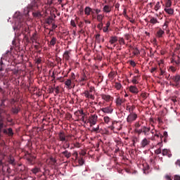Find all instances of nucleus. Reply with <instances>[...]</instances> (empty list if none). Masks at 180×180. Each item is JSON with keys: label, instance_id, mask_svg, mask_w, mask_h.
Wrapping results in <instances>:
<instances>
[{"label": "nucleus", "instance_id": "0eeeda50", "mask_svg": "<svg viewBox=\"0 0 180 180\" xmlns=\"http://www.w3.org/2000/svg\"><path fill=\"white\" fill-rule=\"evenodd\" d=\"M124 102H126V98L118 96L115 100L116 106L117 108H120V106H122V104L124 103Z\"/></svg>", "mask_w": 180, "mask_h": 180}, {"label": "nucleus", "instance_id": "bf43d9fd", "mask_svg": "<svg viewBox=\"0 0 180 180\" xmlns=\"http://www.w3.org/2000/svg\"><path fill=\"white\" fill-rule=\"evenodd\" d=\"M174 63L176 64V65H177V67H179L180 59L179 58L177 60H174Z\"/></svg>", "mask_w": 180, "mask_h": 180}, {"label": "nucleus", "instance_id": "6e6d98bb", "mask_svg": "<svg viewBox=\"0 0 180 180\" xmlns=\"http://www.w3.org/2000/svg\"><path fill=\"white\" fill-rule=\"evenodd\" d=\"M70 25L71 26H72L73 27H77V25L75 24V21L74 20H72L70 21Z\"/></svg>", "mask_w": 180, "mask_h": 180}, {"label": "nucleus", "instance_id": "9b49d317", "mask_svg": "<svg viewBox=\"0 0 180 180\" xmlns=\"http://www.w3.org/2000/svg\"><path fill=\"white\" fill-rule=\"evenodd\" d=\"M164 34H165V32L161 28H158L156 32V37H158V39H161Z\"/></svg>", "mask_w": 180, "mask_h": 180}, {"label": "nucleus", "instance_id": "052dcab7", "mask_svg": "<svg viewBox=\"0 0 180 180\" xmlns=\"http://www.w3.org/2000/svg\"><path fill=\"white\" fill-rule=\"evenodd\" d=\"M130 65H131V67H135L136 66V62H134V60H131L129 62Z\"/></svg>", "mask_w": 180, "mask_h": 180}, {"label": "nucleus", "instance_id": "7c9ffc66", "mask_svg": "<svg viewBox=\"0 0 180 180\" xmlns=\"http://www.w3.org/2000/svg\"><path fill=\"white\" fill-rule=\"evenodd\" d=\"M172 6V1L171 0H166L165 8H171Z\"/></svg>", "mask_w": 180, "mask_h": 180}, {"label": "nucleus", "instance_id": "a19ab883", "mask_svg": "<svg viewBox=\"0 0 180 180\" xmlns=\"http://www.w3.org/2000/svg\"><path fill=\"white\" fill-rule=\"evenodd\" d=\"M86 115H83L82 116H80L81 117L80 118H78L79 120H81L82 122H83V123H86V121H85V116Z\"/></svg>", "mask_w": 180, "mask_h": 180}, {"label": "nucleus", "instance_id": "774afa93", "mask_svg": "<svg viewBox=\"0 0 180 180\" xmlns=\"http://www.w3.org/2000/svg\"><path fill=\"white\" fill-rule=\"evenodd\" d=\"M165 178H166L167 180H172V179H171V176H169V175H166V176H165Z\"/></svg>", "mask_w": 180, "mask_h": 180}, {"label": "nucleus", "instance_id": "f257e3e1", "mask_svg": "<svg viewBox=\"0 0 180 180\" xmlns=\"http://www.w3.org/2000/svg\"><path fill=\"white\" fill-rule=\"evenodd\" d=\"M27 16L22 15L20 14V13H15L14 15V18L15 19V23H17V26L14 27L13 29L14 30H16V29H24L25 32L26 33H30L29 32V27L26 24V20H25V18Z\"/></svg>", "mask_w": 180, "mask_h": 180}, {"label": "nucleus", "instance_id": "ea45409f", "mask_svg": "<svg viewBox=\"0 0 180 180\" xmlns=\"http://www.w3.org/2000/svg\"><path fill=\"white\" fill-rule=\"evenodd\" d=\"M162 136H163V138L165 137V139H164L165 143H167V137H168V132L166 131H164Z\"/></svg>", "mask_w": 180, "mask_h": 180}, {"label": "nucleus", "instance_id": "cd10ccee", "mask_svg": "<svg viewBox=\"0 0 180 180\" xmlns=\"http://www.w3.org/2000/svg\"><path fill=\"white\" fill-rule=\"evenodd\" d=\"M114 86L115 89H117V91H120V89H122V88H123L122 84H120V82H115Z\"/></svg>", "mask_w": 180, "mask_h": 180}, {"label": "nucleus", "instance_id": "e2e57ef3", "mask_svg": "<svg viewBox=\"0 0 180 180\" xmlns=\"http://www.w3.org/2000/svg\"><path fill=\"white\" fill-rule=\"evenodd\" d=\"M74 147H76V148H79V147H81V145L79 143L77 142L74 144Z\"/></svg>", "mask_w": 180, "mask_h": 180}, {"label": "nucleus", "instance_id": "79ce46f5", "mask_svg": "<svg viewBox=\"0 0 180 180\" xmlns=\"http://www.w3.org/2000/svg\"><path fill=\"white\" fill-rule=\"evenodd\" d=\"M167 27H168V21H166L164 23V25H162V30H163V31L167 30Z\"/></svg>", "mask_w": 180, "mask_h": 180}, {"label": "nucleus", "instance_id": "c756f323", "mask_svg": "<svg viewBox=\"0 0 180 180\" xmlns=\"http://www.w3.org/2000/svg\"><path fill=\"white\" fill-rule=\"evenodd\" d=\"M118 43L120 46H123V45L126 44V42L124 41V39L123 37L119 38Z\"/></svg>", "mask_w": 180, "mask_h": 180}, {"label": "nucleus", "instance_id": "5fc2aeb1", "mask_svg": "<svg viewBox=\"0 0 180 180\" xmlns=\"http://www.w3.org/2000/svg\"><path fill=\"white\" fill-rule=\"evenodd\" d=\"M3 129H4V122L0 121V134L2 133Z\"/></svg>", "mask_w": 180, "mask_h": 180}, {"label": "nucleus", "instance_id": "412c9836", "mask_svg": "<svg viewBox=\"0 0 180 180\" xmlns=\"http://www.w3.org/2000/svg\"><path fill=\"white\" fill-rule=\"evenodd\" d=\"M134 109H136V107L134 105H132L131 107L130 105H127L126 108V110H128L129 113H134Z\"/></svg>", "mask_w": 180, "mask_h": 180}, {"label": "nucleus", "instance_id": "a18cd8bd", "mask_svg": "<svg viewBox=\"0 0 180 180\" xmlns=\"http://www.w3.org/2000/svg\"><path fill=\"white\" fill-rule=\"evenodd\" d=\"M161 8V6L160 5V2L158 1L155 6V11H158Z\"/></svg>", "mask_w": 180, "mask_h": 180}, {"label": "nucleus", "instance_id": "f3484780", "mask_svg": "<svg viewBox=\"0 0 180 180\" xmlns=\"http://www.w3.org/2000/svg\"><path fill=\"white\" fill-rule=\"evenodd\" d=\"M142 130L145 136H148V134H150V130H151V128L143 126L142 127Z\"/></svg>", "mask_w": 180, "mask_h": 180}, {"label": "nucleus", "instance_id": "864d4df0", "mask_svg": "<svg viewBox=\"0 0 180 180\" xmlns=\"http://www.w3.org/2000/svg\"><path fill=\"white\" fill-rule=\"evenodd\" d=\"M97 27L98 29H99V30H102V27H103V23L100 22L99 24H98Z\"/></svg>", "mask_w": 180, "mask_h": 180}, {"label": "nucleus", "instance_id": "603ef678", "mask_svg": "<svg viewBox=\"0 0 180 180\" xmlns=\"http://www.w3.org/2000/svg\"><path fill=\"white\" fill-rule=\"evenodd\" d=\"M50 161L52 162L53 165H54L57 162V160L54 158H51Z\"/></svg>", "mask_w": 180, "mask_h": 180}, {"label": "nucleus", "instance_id": "393cba45", "mask_svg": "<svg viewBox=\"0 0 180 180\" xmlns=\"http://www.w3.org/2000/svg\"><path fill=\"white\" fill-rule=\"evenodd\" d=\"M63 58L65 60V61H68L70 60V51H65L63 53Z\"/></svg>", "mask_w": 180, "mask_h": 180}, {"label": "nucleus", "instance_id": "c9c22d12", "mask_svg": "<svg viewBox=\"0 0 180 180\" xmlns=\"http://www.w3.org/2000/svg\"><path fill=\"white\" fill-rule=\"evenodd\" d=\"M32 174H38V172H40V169H39L38 167H35V168H33L32 169Z\"/></svg>", "mask_w": 180, "mask_h": 180}, {"label": "nucleus", "instance_id": "bb28decb", "mask_svg": "<svg viewBox=\"0 0 180 180\" xmlns=\"http://www.w3.org/2000/svg\"><path fill=\"white\" fill-rule=\"evenodd\" d=\"M149 22L152 25H156V23H160V22H158V19H157L156 18H154V17H151Z\"/></svg>", "mask_w": 180, "mask_h": 180}, {"label": "nucleus", "instance_id": "4be33fe9", "mask_svg": "<svg viewBox=\"0 0 180 180\" xmlns=\"http://www.w3.org/2000/svg\"><path fill=\"white\" fill-rule=\"evenodd\" d=\"M75 116H77L78 119H79V116H82L85 115L84 113V110H79L75 112Z\"/></svg>", "mask_w": 180, "mask_h": 180}, {"label": "nucleus", "instance_id": "f03ea898", "mask_svg": "<svg viewBox=\"0 0 180 180\" xmlns=\"http://www.w3.org/2000/svg\"><path fill=\"white\" fill-rule=\"evenodd\" d=\"M169 79L172 81L174 83L170 82V85L172 86H180V75H176L174 76H171L169 77Z\"/></svg>", "mask_w": 180, "mask_h": 180}, {"label": "nucleus", "instance_id": "4468645a", "mask_svg": "<svg viewBox=\"0 0 180 180\" xmlns=\"http://www.w3.org/2000/svg\"><path fill=\"white\" fill-rule=\"evenodd\" d=\"M162 154L163 156H168L169 158H171V157H172V154L171 153V150H168V149H163Z\"/></svg>", "mask_w": 180, "mask_h": 180}, {"label": "nucleus", "instance_id": "f8f14e48", "mask_svg": "<svg viewBox=\"0 0 180 180\" xmlns=\"http://www.w3.org/2000/svg\"><path fill=\"white\" fill-rule=\"evenodd\" d=\"M129 89L131 94H134L135 95H137V94H139V89L136 86H130L129 87Z\"/></svg>", "mask_w": 180, "mask_h": 180}, {"label": "nucleus", "instance_id": "dca6fc26", "mask_svg": "<svg viewBox=\"0 0 180 180\" xmlns=\"http://www.w3.org/2000/svg\"><path fill=\"white\" fill-rule=\"evenodd\" d=\"M103 11L105 12V13H109L112 11V6L109 5H105L103 8Z\"/></svg>", "mask_w": 180, "mask_h": 180}, {"label": "nucleus", "instance_id": "37998d69", "mask_svg": "<svg viewBox=\"0 0 180 180\" xmlns=\"http://www.w3.org/2000/svg\"><path fill=\"white\" fill-rule=\"evenodd\" d=\"M78 162L79 165H84L85 161L84 160V158H81L78 160Z\"/></svg>", "mask_w": 180, "mask_h": 180}, {"label": "nucleus", "instance_id": "58836bf2", "mask_svg": "<svg viewBox=\"0 0 180 180\" xmlns=\"http://www.w3.org/2000/svg\"><path fill=\"white\" fill-rule=\"evenodd\" d=\"M6 120L9 123H12V122H13V120L11 118V115L9 114L6 115Z\"/></svg>", "mask_w": 180, "mask_h": 180}, {"label": "nucleus", "instance_id": "2f4dec72", "mask_svg": "<svg viewBox=\"0 0 180 180\" xmlns=\"http://www.w3.org/2000/svg\"><path fill=\"white\" fill-rule=\"evenodd\" d=\"M103 121L106 124H109V123H110V117L105 116L103 117Z\"/></svg>", "mask_w": 180, "mask_h": 180}, {"label": "nucleus", "instance_id": "49530a36", "mask_svg": "<svg viewBox=\"0 0 180 180\" xmlns=\"http://www.w3.org/2000/svg\"><path fill=\"white\" fill-rule=\"evenodd\" d=\"M131 82H132V84H134L135 85L139 84V81H137V77H133Z\"/></svg>", "mask_w": 180, "mask_h": 180}, {"label": "nucleus", "instance_id": "de8ad7c7", "mask_svg": "<svg viewBox=\"0 0 180 180\" xmlns=\"http://www.w3.org/2000/svg\"><path fill=\"white\" fill-rule=\"evenodd\" d=\"M72 155L75 157V161H77V160H78V152L77 151H75L73 153H72Z\"/></svg>", "mask_w": 180, "mask_h": 180}, {"label": "nucleus", "instance_id": "c03bdc74", "mask_svg": "<svg viewBox=\"0 0 180 180\" xmlns=\"http://www.w3.org/2000/svg\"><path fill=\"white\" fill-rule=\"evenodd\" d=\"M65 85L67 86H71V79H67V81L65 82Z\"/></svg>", "mask_w": 180, "mask_h": 180}, {"label": "nucleus", "instance_id": "4d7b16f0", "mask_svg": "<svg viewBox=\"0 0 180 180\" xmlns=\"http://www.w3.org/2000/svg\"><path fill=\"white\" fill-rule=\"evenodd\" d=\"M158 122L159 124H162V118L161 117H158Z\"/></svg>", "mask_w": 180, "mask_h": 180}, {"label": "nucleus", "instance_id": "423d86ee", "mask_svg": "<svg viewBox=\"0 0 180 180\" xmlns=\"http://www.w3.org/2000/svg\"><path fill=\"white\" fill-rule=\"evenodd\" d=\"M101 112L103 113H106L107 115H112L113 113V108H112V105H110L108 107H105L101 109Z\"/></svg>", "mask_w": 180, "mask_h": 180}, {"label": "nucleus", "instance_id": "680f3d73", "mask_svg": "<svg viewBox=\"0 0 180 180\" xmlns=\"http://www.w3.org/2000/svg\"><path fill=\"white\" fill-rule=\"evenodd\" d=\"M136 133H138V134H141V133H143V127L140 129H136Z\"/></svg>", "mask_w": 180, "mask_h": 180}, {"label": "nucleus", "instance_id": "5701e85b", "mask_svg": "<svg viewBox=\"0 0 180 180\" xmlns=\"http://www.w3.org/2000/svg\"><path fill=\"white\" fill-rule=\"evenodd\" d=\"M165 12H166V13H168V15H174V9L171 8L170 7L165 8Z\"/></svg>", "mask_w": 180, "mask_h": 180}, {"label": "nucleus", "instance_id": "e433bc0d", "mask_svg": "<svg viewBox=\"0 0 180 180\" xmlns=\"http://www.w3.org/2000/svg\"><path fill=\"white\" fill-rule=\"evenodd\" d=\"M141 97L142 98L143 101H146L147 99V93H141Z\"/></svg>", "mask_w": 180, "mask_h": 180}, {"label": "nucleus", "instance_id": "c85d7f7f", "mask_svg": "<svg viewBox=\"0 0 180 180\" xmlns=\"http://www.w3.org/2000/svg\"><path fill=\"white\" fill-rule=\"evenodd\" d=\"M155 137L160 138L161 143H162V139H164V136L162 134H160V132L155 131Z\"/></svg>", "mask_w": 180, "mask_h": 180}, {"label": "nucleus", "instance_id": "0e129e2a", "mask_svg": "<svg viewBox=\"0 0 180 180\" xmlns=\"http://www.w3.org/2000/svg\"><path fill=\"white\" fill-rule=\"evenodd\" d=\"M174 180H180V176L179 175H175L174 177Z\"/></svg>", "mask_w": 180, "mask_h": 180}, {"label": "nucleus", "instance_id": "8fccbe9b", "mask_svg": "<svg viewBox=\"0 0 180 180\" xmlns=\"http://www.w3.org/2000/svg\"><path fill=\"white\" fill-rule=\"evenodd\" d=\"M95 132V133H98V131H99V125L97 126L96 128H93L91 130V132Z\"/></svg>", "mask_w": 180, "mask_h": 180}, {"label": "nucleus", "instance_id": "39448f33", "mask_svg": "<svg viewBox=\"0 0 180 180\" xmlns=\"http://www.w3.org/2000/svg\"><path fill=\"white\" fill-rule=\"evenodd\" d=\"M37 7V2L36 1V0H32L31 4L28 5L27 8V13H25V15L24 16H27V14L29 13V12H30V11H32V9H34Z\"/></svg>", "mask_w": 180, "mask_h": 180}, {"label": "nucleus", "instance_id": "a211bd4d", "mask_svg": "<svg viewBox=\"0 0 180 180\" xmlns=\"http://www.w3.org/2000/svg\"><path fill=\"white\" fill-rule=\"evenodd\" d=\"M11 112L13 113V115H18V113L20 112V108L16 106L12 107Z\"/></svg>", "mask_w": 180, "mask_h": 180}, {"label": "nucleus", "instance_id": "9d476101", "mask_svg": "<svg viewBox=\"0 0 180 180\" xmlns=\"http://www.w3.org/2000/svg\"><path fill=\"white\" fill-rule=\"evenodd\" d=\"M61 154L63 158H66V160H69V158H71V156L72 155V153H71V152L68 151V150H65L61 153Z\"/></svg>", "mask_w": 180, "mask_h": 180}, {"label": "nucleus", "instance_id": "13d9d810", "mask_svg": "<svg viewBox=\"0 0 180 180\" xmlns=\"http://www.w3.org/2000/svg\"><path fill=\"white\" fill-rule=\"evenodd\" d=\"M94 91H95V87L94 86H90L89 87V93H91V92H94Z\"/></svg>", "mask_w": 180, "mask_h": 180}, {"label": "nucleus", "instance_id": "20e7f679", "mask_svg": "<svg viewBox=\"0 0 180 180\" xmlns=\"http://www.w3.org/2000/svg\"><path fill=\"white\" fill-rule=\"evenodd\" d=\"M98 122V115L96 114L92 115L89 117V120L87 121V123H90L91 127L93 126H95L96 123Z\"/></svg>", "mask_w": 180, "mask_h": 180}, {"label": "nucleus", "instance_id": "3c124183", "mask_svg": "<svg viewBox=\"0 0 180 180\" xmlns=\"http://www.w3.org/2000/svg\"><path fill=\"white\" fill-rule=\"evenodd\" d=\"M161 153H162L161 148L156 149L155 150V154H157V155H158V154H161Z\"/></svg>", "mask_w": 180, "mask_h": 180}, {"label": "nucleus", "instance_id": "f704fd0d", "mask_svg": "<svg viewBox=\"0 0 180 180\" xmlns=\"http://www.w3.org/2000/svg\"><path fill=\"white\" fill-rule=\"evenodd\" d=\"M56 41H57V38L53 37V38L51 39V41H50V44H51V46H56Z\"/></svg>", "mask_w": 180, "mask_h": 180}, {"label": "nucleus", "instance_id": "ddd939ff", "mask_svg": "<svg viewBox=\"0 0 180 180\" xmlns=\"http://www.w3.org/2000/svg\"><path fill=\"white\" fill-rule=\"evenodd\" d=\"M58 137L60 141H67V138L65 136V133H64V131H60L58 134Z\"/></svg>", "mask_w": 180, "mask_h": 180}, {"label": "nucleus", "instance_id": "4c0bfd02", "mask_svg": "<svg viewBox=\"0 0 180 180\" xmlns=\"http://www.w3.org/2000/svg\"><path fill=\"white\" fill-rule=\"evenodd\" d=\"M33 15L34 16V18H41V13L39 11L33 13Z\"/></svg>", "mask_w": 180, "mask_h": 180}, {"label": "nucleus", "instance_id": "6ab92c4d", "mask_svg": "<svg viewBox=\"0 0 180 180\" xmlns=\"http://www.w3.org/2000/svg\"><path fill=\"white\" fill-rule=\"evenodd\" d=\"M142 148H144L146 146H148L150 144V141H148L147 139H143L141 143Z\"/></svg>", "mask_w": 180, "mask_h": 180}, {"label": "nucleus", "instance_id": "1a4fd4ad", "mask_svg": "<svg viewBox=\"0 0 180 180\" xmlns=\"http://www.w3.org/2000/svg\"><path fill=\"white\" fill-rule=\"evenodd\" d=\"M3 133L4 134H7V136H8V137H13V134H15L13 133V129H12V128H8V129H3Z\"/></svg>", "mask_w": 180, "mask_h": 180}, {"label": "nucleus", "instance_id": "72a5a7b5", "mask_svg": "<svg viewBox=\"0 0 180 180\" xmlns=\"http://www.w3.org/2000/svg\"><path fill=\"white\" fill-rule=\"evenodd\" d=\"M8 162L9 164H11V165H15V158H13V157L11 156L8 159Z\"/></svg>", "mask_w": 180, "mask_h": 180}, {"label": "nucleus", "instance_id": "7ed1b4c3", "mask_svg": "<svg viewBox=\"0 0 180 180\" xmlns=\"http://www.w3.org/2000/svg\"><path fill=\"white\" fill-rule=\"evenodd\" d=\"M137 120V114L136 112H131L127 117V122L128 124H131L133 122H136Z\"/></svg>", "mask_w": 180, "mask_h": 180}, {"label": "nucleus", "instance_id": "473e14b6", "mask_svg": "<svg viewBox=\"0 0 180 180\" xmlns=\"http://www.w3.org/2000/svg\"><path fill=\"white\" fill-rule=\"evenodd\" d=\"M96 19L98 22H102V20H103V15H102L101 14H98Z\"/></svg>", "mask_w": 180, "mask_h": 180}, {"label": "nucleus", "instance_id": "6e6552de", "mask_svg": "<svg viewBox=\"0 0 180 180\" xmlns=\"http://www.w3.org/2000/svg\"><path fill=\"white\" fill-rule=\"evenodd\" d=\"M100 96L103 101H105V102H110V101H113V97L108 94H102Z\"/></svg>", "mask_w": 180, "mask_h": 180}, {"label": "nucleus", "instance_id": "09e8293b", "mask_svg": "<svg viewBox=\"0 0 180 180\" xmlns=\"http://www.w3.org/2000/svg\"><path fill=\"white\" fill-rule=\"evenodd\" d=\"M134 56H139V54H140V51H139V49L137 48L134 49Z\"/></svg>", "mask_w": 180, "mask_h": 180}, {"label": "nucleus", "instance_id": "338daca9", "mask_svg": "<svg viewBox=\"0 0 180 180\" xmlns=\"http://www.w3.org/2000/svg\"><path fill=\"white\" fill-rule=\"evenodd\" d=\"M175 165H178L179 167H180V160H177L175 162Z\"/></svg>", "mask_w": 180, "mask_h": 180}, {"label": "nucleus", "instance_id": "aec40b11", "mask_svg": "<svg viewBox=\"0 0 180 180\" xmlns=\"http://www.w3.org/2000/svg\"><path fill=\"white\" fill-rule=\"evenodd\" d=\"M91 12H92V8L91 7L86 6L84 8V13L86 16H89V15H91Z\"/></svg>", "mask_w": 180, "mask_h": 180}, {"label": "nucleus", "instance_id": "2eb2a0df", "mask_svg": "<svg viewBox=\"0 0 180 180\" xmlns=\"http://www.w3.org/2000/svg\"><path fill=\"white\" fill-rule=\"evenodd\" d=\"M84 96H85L86 98H89V99H92V100L95 99V96H94L93 94H91L89 93V91H85L84 92Z\"/></svg>", "mask_w": 180, "mask_h": 180}, {"label": "nucleus", "instance_id": "a878e982", "mask_svg": "<svg viewBox=\"0 0 180 180\" xmlns=\"http://www.w3.org/2000/svg\"><path fill=\"white\" fill-rule=\"evenodd\" d=\"M105 25L106 26L103 27V31L104 32V33L108 32L109 27H110V21H108Z\"/></svg>", "mask_w": 180, "mask_h": 180}, {"label": "nucleus", "instance_id": "b1692460", "mask_svg": "<svg viewBox=\"0 0 180 180\" xmlns=\"http://www.w3.org/2000/svg\"><path fill=\"white\" fill-rule=\"evenodd\" d=\"M117 40H118L117 37H116V36L110 37L109 43H110V44H115V43H116L117 41Z\"/></svg>", "mask_w": 180, "mask_h": 180}, {"label": "nucleus", "instance_id": "69168bd1", "mask_svg": "<svg viewBox=\"0 0 180 180\" xmlns=\"http://www.w3.org/2000/svg\"><path fill=\"white\" fill-rule=\"evenodd\" d=\"M88 78L86 77V75H84L83 77H82V81H86Z\"/></svg>", "mask_w": 180, "mask_h": 180}]
</instances>
